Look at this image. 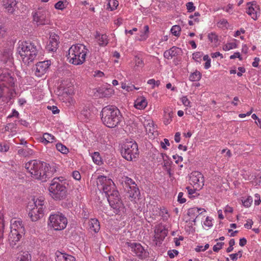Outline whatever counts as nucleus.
Listing matches in <instances>:
<instances>
[{"mask_svg": "<svg viewBox=\"0 0 261 261\" xmlns=\"http://www.w3.org/2000/svg\"><path fill=\"white\" fill-rule=\"evenodd\" d=\"M96 184L99 190L105 193L110 206L116 214L125 213V207L121 200L119 192L115 189L113 180L106 176L100 175L96 178Z\"/></svg>", "mask_w": 261, "mask_h": 261, "instance_id": "f257e3e1", "label": "nucleus"}, {"mask_svg": "<svg viewBox=\"0 0 261 261\" xmlns=\"http://www.w3.org/2000/svg\"><path fill=\"white\" fill-rule=\"evenodd\" d=\"M17 51L22 62L25 64H29L39 57L40 47L32 42L19 41Z\"/></svg>", "mask_w": 261, "mask_h": 261, "instance_id": "f03ea898", "label": "nucleus"}, {"mask_svg": "<svg viewBox=\"0 0 261 261\" xmlns=\"http://www.w3.org/2000/svg\"><path fill=\"white\" fill-rule=\"evenodd\" d=\"M14 80L8 72L0 74V98L6 102L15 97V92L13 88Z\"/></svg>", "mask_w": 261, "mask_h": 261, "instance_id": "7ed1b4c3", "label": "nucleus"}, {"mask_svg": "<svg viewBox=\"0 0 261 261\" xmlns=\"http://www.w3.org/2000/svg\"><path fill=\"white\" fill-rule=\"evenodd\" d=\"M102 123L109 128L118 126L122 120V115L118 108L114 106L104 107L101 112Z\"/></svg>", "mask_w": 261, "mask_h": 261, "instance_id": "20e7f679", "label": "nucleus"}, {"mask_svg": "<svg viewBox=\"0 0 261 261\" xmlns=\"http://www.w3.org/2000/svg\"><path fill=\"white\" fill-rule=\"evenodd\" d=\"M88 52V48L83 44L73 45L68 49L67 59L73 65H82L85 61Z\"/></svg>", "mask_w": 261, "mask_h": 261, "instance_id": "39448f33", "label": "nucleus"}, {"mask_svg": "<svg viewBox=\"0 0 261 261\" xmlns=\"http://www.w3.org/2000/svg\"><path fill=\"white\" fill-rule=\"evenodd\" d=\"M68 221L65 216L59 212H52L48 219V226L54 230H62L67 225Z\"/></svg>", "mask_w": 261, "mask_h": 261, "instance_id": "423d86ee", "label": "nucleus"}, {"mask_svg": "<svg viewBox=\"0 0 261 261\" xmlns=\"http://www.w3.org/2000/svg\"><path fill=\"white\" fill-rule=\"evenodd\" d=\"M121 153L123 158L132 161L139 156L138 145L134 141L124 142L121 146Z\"/></svg>", "mask_w": 261, "mask_h": 261, "instance_id": "0eeeda50", "label": "nucleus"}, {"mask_svg": "<svg viewBox=\"0 0 261 261\" xmlns=\"http://www.w3.org/2000/svg\"><path fill=\"white\" fill-rule=\"evenodd\" d=\"M54 179L52 180L48 188L49 195L56 200H61L66 198L67 189L65 185Z\"/></svg>", "mask_w": 261, "mask_h": 261, "instance_id": "6e6552de", "label": "nucleus"}, {"mask_svg": "<svg viewBox=\"0 0 261 261\" xmlns=\"http://www.w3.org/2000/svg\"><path fill=\"white\" fill-rule=\"evenodd\" d=\"M43 165V162L34 160L27 163L25 168L33 178L42 180L44 175Z\"/></svg>", "mask_w": 261, "mask_h": 261, "instance_id": "1a4fd4ad", "label": "nucleus"}, {"mask_svg": "<svg viewBox=\"0 0 261 261\" xmlns=\"http://www.w3.org/2000/svg\"><path fill=\"white\" fill-rule=\"evenodd\" d=\"M34 201V206L31 210L29 215L32 221H37L43 215L45 201L42 197Z\"/></svg>", "mask_w": 261, "mask_h": 261, "instance_id": "9d476101", "label": "nucleus"}, {"mask_svg": "<svg viewBox=\"0 0 261 261\" xmlns=\"http://www.w3.org/2000/svg\"><path fill=\"white\" fill-rule=\"evenodd\" d=\"M33 20L37 25H45L49 23L50 15L47 9L39 7L32 13Z\"/></svg>", "mask_w": 261, "mask_h": 261, "instance_id": "9b49d317", "label": "nucleus"}, {"mask_svg": "<svg viewBox=\"0 0 261 261\" xmlns=\"http://www.w3.org/2000/svg\"><path fill=\"white\" fill-rule=\"evenodd\" d=\"M126 244L130 248L131 251L140 258L143 259L147 257L148 252L140 244L128 242H126Z\"/></svg>", "mask_w": 261, "mask_h": 261, "instance_id": "f8f14e48", "label": "nucleus"}, {"mask_svg": "<svg viewBox=\"0 0 261 261\" xmlns=\"http://www.w3.org/2000/svg\"><path fill=\"white\" fill-rule=\"evenodd\" d=\"M189 180L190 184L196 189H201L204 185L203 175L198 171L191 173Z\"/></svg>", "mask_w": 261, "mask_h": 261, "instance_id": "ddd939ff", "label": "nucleus"}, {"mask_svg": "<svg viewBox=\"0 0 261 261\" xmlns=\"http://www.w3.org/2000/svg\"><path fill=\"white\" fill-rule=\"evenodd\" d=\"M154 241L156 245L161 243L168 234V231L162 224L155 226L154 229Z\"/></svg>", "mask_w": 261, "mask_h": 261, "instance_id": "4468645a", "label": "nucleus"}, {"mask_svg": "<svg viewBox=\"0 0 261 261\" xmlns=\"http://www.w3.org/2000/svg\"><path fill=\"white\" fill-rule=\"evenodd\" d=\"M51 62L49 60L38 63L36 65L35 75L38 77L44 75L48 71Z\"/></svg>", "mask_w": 261, "mask_h": 261, "instance_id": "2eb2a0df", "label": "nucleus"}, {"mask_svg": "<svg viewBox=\"0 0 261 261\" xmlns=\"http://www.w3.org/2000/svg\"><path fill=\"white\" fill-rule=\"evenodd\" d=\"M43 172H44V175L42 177V180H45L46 178L50 177L54 173L57 172L58 168L57 165L54 163L47 164L43 162Z\"/></svg>", "mask_w": 261, "mask_h": 261, "instance_id": "dca6fc26", "label": "nucleus"}, {"mask_svg": "<svg viewBox=\"0 0 261 261\" xmlns=\"http://www.w3.org/2000/svg\"><path fill=\"white\" fill-rule=\"evenodd\" d=\"M247 13L254 20L257 19L259 14V6L254 2L247 4Z\"/></svg>", "mask_w": 261, "mask_h": 261, "instance_id": "f3484780", "label": "nucleus"}, {"mask_svg": "<svg viewBox=\"0 0 261 261\" xmlns=\"http://www.w3.org/2000/svg\"><path fill=\"white\" fill-rule=\"evenodd\" d=\"M59 37L55 34H51L50 35L48 43L47 44L46 48V49L51 52L56 51L58 47Z\"/></svg>", "mask_w": 261, "mask_h": 261, "instance_id": "a211bd4d", "label": "nucleus"}, {"mask_svg": "<svg viewBox=\"0 0 261 261\" xmlns=\"http://www.w3.org/2000/svg\"><path fill=\"white\" fill-rule=\"evenodd\" d=\"M18 2L16 0H2V5L5 11L13 13L17 8Z\"/></svg>", "mask_w": 261, "mask_h": 261, "instance_id": "6ab92c4d", "label": "nucleus"}, {"mask_svg": "<svg viewBox=\"0 0 261 261\" xmlns=\"http://www.w3.org/2000/svg\"><path fill=\"white\" fill-rule=\"evenodd\" d=\"M11 229L16 230L19 233H25V228L22 221L20 220L12 219L11 221Z\"/></svg>", "mask_w": 261, "mask_h": 261, "instance_id": "aec40b11", "label": "nucleus"}, {"mask_svg": "<svg viewBox=\"0 0 261 261\" xmlns=\"http://www.w3.org/2000/svg\"><path fill=\"white\" fill-rule=\"evenodd\" d=\"M25 233H19L16 230L11 229V231L9 236V241L11 246L16 245V243L20 241L22 235Z\"/></svg>", "mask_w": 261, "mask_h": 261, "instance_id": "412c9836", "label": "nucleus"}, {"mask_svg": "<svg viewBox=\"0 0 261 261\" xmlns=\"http://www.w3.org/2000/svg\"><path fill=\"white\" fill-rule=\"evenodd\" d=\"M56 261H75V258L71 255L57 251L56 253Z\"/></svg>", "mask_w": 261, "mask_h": 261, "instance_id": "4be33fe9", "label": "nucleus"}, {"mask_svg": "<svg viewBox=\"0 0 261 261\" xmlns=\"http://www.w3.org/2000/svg\"><path fill=\"white\" fill-rule=\"evenodd\" d=\"M88 229L91 232H97L100 229V224L96 219H91L88 222Z\"/></svg>", "mask_w": 261, "mask_h": 261, "instance_id": "5701e85b", "label": "nucleus"}, {"mask_svg": "<svg viewBox=\"0 0 261 261\" xmlns=\"http://www.w3.org/2000/svg\"><path fill=\"white\" fill-rule=\"evenodd\" d=\"M147 101L145 97L141 96L137 98L135 102V107L139 110L144 109L147 106Z\"/></svg>", "mask_w": 261, "mask_h": 261, "instance_id": "b1692460", "label": "nucleus"}, {"mask_svg": "<svg viewBox=\"0 0 261 261\" xmlns=\"http://www.w3.org/2000/svg\"><path fill=\"white\" fill-rule=\"evenodd\" d=\"M31 256L28 251H21L16 255V261H31Z\"/></svg>", "mask_w": 261, "mask_h": 261, "instance_id": "393cba45", "label": "nucleus"}, {"mask_svg": "<svg viewBox=\"0 0 261 261\" xmlns=\"http://www.w3.org/2000/svg\"><path fill=\"white\" fill-rule=\"evenodd\" d=\"M129 197L131 201L136 202V199L138 198L140 195V191L137 186L132 187L129 188L128 190Z\"/></svg>", "mask_w": 261, "mask_h": 261, "instance_id": "a878e982", "label": "nucleus"}, {"mask_svg": "<svg viewBox=\"0 0 261 261\" xmlns=\"http://www.w3.org/2000/svg\"><path fill=\"white\" fill-rule=\"evenodd\" d=\"M95 38L101 46H106L108 43V36L106 34H100L96 32Z\"/></svg>", "mask_w": 261, "mask_h": 261, "instance_id": "bb28decb", "label": "nucleus"}, {"mask_svg": "<svg viewBox=\"0 0 261 261\" xmlns=\"http://www.w3.org/2000/svg\"><path fill=\"white\" fill-rule=\"evenodd\" d=\"M12 51L10 49L5 50L2 54H0V60L4 63L7 62H11L12 60Z\"/></svg>", "mask_w": 261, "mask_h": 261, "instance_id": "cd10ccee", "label": "nucleus"}, {"mask_svg": "<svg viewBox=\"0 0 261 261\" xmlns=\"http://www.w3.org/2000/svg\"><path fill=\"white\" fill-rule=\"evenodd\" d=\"M173 116V113L171 110H165L164 115V123L165 125H168L170 124L171 122L172 121Z\"/></svg>", "mask_w": 261, "mask_h": 261, "instance_id": "c85d7f7f", "label": "nucleus"}, {"mask_svg": "<svg viewBox=\"0 0 261 261\" xmlns=\"http://www.w3.org/2000/svg\"><path fill=\"white\" fill-rule=\"evenodd\" d=\"M207 38L208 41L213 44L214 47H217L218 45L219 37L216 33H209L207 34Z\"/></svg>", "mask_w": 261, "mask_h": 261, "instance_id": "c756f323", "label": "nucleus"}, {"mask_svg": "<svg viewBox=\"0 0 261 261\" xmlns=\"http://www.w3.org/2000/svg\"><path fill=\"white\" fill-rule=\"evenodd\" d=\"M55 140V137L50 134L44 133L41 138V142L44 144L53 142Z\"/></svg>", "mask_w": 261, "mask_h": 261, "instance_id": "7c9ffc66", "label": "nucleus"}, {"mask_svg": "<svg viewBox=\"0 0 261 261\" xmlns=\"http://www.w3.org/2000/svg\"><path fill=\"white\" fill-rule=\"evenodd\" d=\"M144 126L145 127L146 131H148L149 133L153 134V132L155 128L153 125V122L151 119L145 120L144 122Z\"/></svg>", "mask_w": 261, "mask_h": 261, "instance_id": "2f4dec72", "label": "nucleus"}, {"mask_svg": "<svg viewBox=\"0 0 261 261\" xmlns=\"http://www.w3.org/2000/svg\"><path fill=\"white\" fill-rule=\"evenodd\" d=\"M161 156L163 160L162 165L164 168L166 169L170 167L172 162L169 156L166 154L163 153H161Z\"/></svg>", "mask_w": 261, "mask_h": 261, "instance_id": "473e14b6", "label": "nucleus"}, {"mask_svg": "<svg viewBox=\"0 0 261 261\" xmlns=\"http://www.w3.org/2000/svg\"><path fill=\"white\" fill-rule=\"evenodd\" d=\"M18 152L20 155L25 157L32 156L34 153V151L32 149L28 147L19 149Z\"/></svg>", "mask_w": 261, "mask_h": 261, "instance_id": "72a5a7b5", "label": "nucleus"}, {"mask_svg": "<svg viewBox=\"0 0 261 261\" xmlns=\"http://www.w3.org/2000/svg\"><path fill=\"white\" fill-rule=\"evenodd\" d=\"M134 61L135 66L139 68H142L144 66V63L142 58L139 55H136L134 57Z\"/></svg>", "mask_w": 261, "mask_h": 261, "instance_id": "f704fd0d", "label": "nucleus"}, {"mask_svg": "<svg viewBox=\"0 0 261 261\" xmlns=\"http://www.w3.org/2000/svg\"><path fill=\"white\" fill-rule=\"evenodd\" d=\"M203 212H205L204 209L198 208V207H193L190 208L188 210V214L190 216H192V215H198L203 213Z\"/></svg>", "mask_w": 261, "mask_h": 261, "instance_id": "c9c22d12", "label": "nucleus"}, {"mask_svg": "<svg viewBox=\"0 0 261 261\" xmlns=\"http://www.w3.org/2000/svg\"><path fill=\"white\" fill-rule=\"evenodd\" d=\"M176 48L175 47H173L169 50H166L164 53V56L167 59H170L176 55L175 50Z\"/></svg>", "mask_w": 261, "mask_h": 261, "instance_id": "e433bc0d", "label": "nucleus"}, {"mask_svg": "<svg viewBox=\"0 0 261 261\" xmlns=\"http://www.w3.org/2000/svg\"><path fill=\"white\" fill-rule=\"evenodd\" d=\"M149 27L148 25H145L143 32H140V38L138 39L139 41L145 40L148 37Z\"/></svg>", "mask_w": 261, "mask_h": 261, "instance_id": "4c0bfd02", "label": "nucleus"}, {"mask_svg": "<svg viewBox=\"0 0 261 261\" xmlns=\"http://www.w3.org/2000/svg\"><path fill=\"white\" fill-rule=\"evenodd\" d=\"M201 78V73L197 70L192 73L189 76V80L192 82L199 81Z\"/></svg>", "mask_w": 261, "mask_h": 261, "instance_id": "58836bf2", "label": "nucleus"}, {"mask_svg": "<svg viewBox=\"0 0 261 261\" xmlns=\"http://www.w3.org/2000/svg\"><path fill=\"white\" fill-rule=\"evenodd\" d=\"M93 161L95 164L100 165L102 164L101 158L98 152H94L91 155Z\"/></svg>", "mask_w": 261, "mask_h": 261, "instance_id": "ea45409f", "label": "nucleus"}, {"mask_svg": "<svg viewBox=\"0 0 261 261\" xmlns=\"http://www.w3.org/2000/svg\"><path fill=\"white\" fill-rule=\"evenodd\" d=\"M159 214L160 216L162 217L163 221L167 220L170 217V214H169L168 211L165 207H162L160 209Z\"/></svg>", "mask_w": 261, "mask_h": 261, "instance_id": "a19ab883", "label": "nucleus"}, {"mask_svg": "<svg viewBox=\"0 0 261 261\" xmlns=\"http://www.w3.org/2000/svg\"><path fill=\"white\" fill-rule=\"evenodd\" d=\"M56 148L63 154H67L69 152V149L61 143L56 144Z\"/></svg>", "mask_w": 261, "mask_h": 261, "instance_id": "79ce46f5", "label": "nucleus"}, {"mask_svg": "<svg viewBox=\"0 0 261 261\" xmlns=\"http://www.w3.org/2000/svg\"><path fill=\"white\" fill-rule=\"evenodd\" d=\"M67 6L66 2H63L60 1L55 5V8L56 9L63 10Z\"/></svg>", "mask_w": 261, "mask_h": 261, "instance_id": "37998d69", "label": "nucleus"}, {"mask_svg": "<svg viewBox=\"0 0 261 261\" xmlns=\"http://www.w3.org/2000/svg\"><path fill=\"white\" fill-rule=\"evenodd\" d=\"M237 44L234 42L227 43L223 46V49L224 51H228L231 49L236 48Z\"/></svg>", "mask_w": 261, "mask_h": 261, "instance_id": "c03bdc74", "label": "nucleus"}, {"mask_svg": "<svg viewBox=\"0 0 261 261\" xmlns=\"http://www.w3.org/2000/svg\"><path fill=\"white\" fill-rule=\"evenodd\" d=\"M124 182L126 186L128 188L137 186L135 182L132 179L128 177L125 178Z\"/></svg>", "mask_w": 261, "mask_h": 261, "instance_id": "a18cd8bd", "label": "nucleus"}, {"mask_svg": "<svg viewBox=\"0 0 261 261\" xmlns=\"http://www.w3.org/2000/svg\"><path fill=\"white\" fill-rule=\"evenodd\" d=\"M203 60L205 61L204 67L206 69H208L211 66V60L207 55H204L203 57Z\"/></svg>", "mask_w": 261, "mask_h": 261, "instance_id": "49530a36", "label": "nucleus"}, {"mask_svg": "<svg viewBox=\"0 0 261 261\" xmlns=\"http://www.w3.org/2000/svg\"><path fill=\"white\" fill-rule=\"evenodd\" d=\"M90 110L88 107L84 108L81 113V116H83L86 119H87L90 117Z\"/></svg>", "mask_w": 261, "mask_h": 261, "instance_id": "de8ad7c7", "label": "nucleus"}, {"mask_svg": "<svg viewBox=\"0 0 261 261\" xmlns=\"http://www.w3.org/2000/svg\"><path fill=\"white\" fill-rule=\"evenodd\" d=\"M180 31V27L177 25H173L171 29L172 34L175 36H178L179 35Z\"/></svg>", "mask_w": 261, "mask_h": 261, "instance_id": "09e8293b", "label": "nucleus"}, {"mask_svg": "<svg viewBox=\"0 0 261 261\" xmlns=\"http://www.w3.org/2000/svg\"><path fill=\"white\" fill-rule=\"evenodd\" d=\"M180 100L185 107L191 108V103L187 96H184L180 98Z\"/></svg>", "mask_w": 261, "mask_h": 261, "instance_id": "8fccbe9b", "label": "nucleus"}, {"mask_svg": "<svg viewBox=\"0 0 261 261\" xmlns=\"http://www.w3.org/2000/svg\"><path fill=\"white\" fill-rule=\"evenodd\" d=\"M252 202L253 200L251 196H248L246 199L242 201L243 205L246 207H250Z\"/></svg>", "mask_w": 261, "mask_h": 261, "instance_id": "3c124183", "label": "nucleus"}, {"mask_svg": "<svg viewBox=\"0 0 261 261\" xmlns=\"http://www.w3.org/2000/svg\"><path fill=\"white\" fill-rule=\"evenodd\" d=\"M212 220V218L209 217H207L205 220L203 222V226L208 228L212 227L213 225Z\"/></svg>", "mask_w": 261, "mask_h": 261, "instance_id": "603ef678", "label": "nucleus"}, {"mask_svg": "<svg viewBox=\"0 0 261 261\" xmlns=\"http://www.w3.org/2000/svg\"><path fill=\"white\" fill-rule=\"evenodd\" d=\"M109 7H110L111 10L113 11L116 9L118 6V2L116 0H111L109 3Z\"/></svg>", "mask_w": 261, "mask_h": 261, "instance_id": "864d4df0", "label": "nucleus"}, {"mask_svg": "<svg viewBox=\"0 0 261 261\" xmlns=\"http://www.w3.org/2000/svg\"><path fill=\"white\" fill-rule=\"evenodd\" d=\"M186 7L188 12H192L195 10L196 7L194 6L193 2H188L186 4Z\"/></svg>", "mask_w": 261, "mask_h": 261, "instance_id": "5fc2aeb1", "label": "nucleus"}, {"mask_svg": "<svg viewBox=\"0 0 261 261\" xmlns=\"http://www.w3.org/2000/svg\"><path fill=\"white\" fill-rule=\"evenodd\" d=\"M203 53L202 52H196L193 54V59L196 62H199L200 60Z\"/></svg>", "mask_w": 261, "mask_h": 261, "instance_id": "6e6d98bb", "label": "nucleus"}, {"mask_svg": "<svg viewBox=\"0 0 261 261\" xmlns=\"http://www.w3.org/2000/svg\"><path fill=\"white\" fill-rule=\"evenodd\" d=\"M229 256L232 260H236L238 257L242 256V251H239L238 253L231 254L229 255Z\"/></svg>", "mask_w": 261, "mask_h": 261, "instance_id": "4d7b16f0", "label": "nucleus"}, {"mask_svg": "<svg viewBox=\"0 0 261 261\" xmlns=\"http://www.w3.org/2000/svg\"><path fill=\"white\" fill-rule=\"evenodd\" d=\"M186 189L187 190L188 193L190 197L195 196L194 194H196V190L197 189H196V188L194 187L193 189H192L190 187H187Z\"/></svg>", "mask_w": 261, "mask_h": 261, "instance_id": "13d9d810", "label": "nucleus"}, {"mask_svg": "<svg viewBox=\"0 0 261 261\" xmlns=\"http://www.w3.org/2000/svg\"><path fill=\"white\" fill-rule=\"evenodd\" d=\"M161 146L163 149H164L165 150H167V146H170V143H169L168 139H166V138L164 139L163 140V141L161 142Z\"/></svg>", "mask_w": 261, "mask_h": 261, "instance_id": "bf43d9fd", "label": "nucleus"}, {"mask_svg": "<svg viewBox=\"0 0 261 261\" xmlns=\"http://www.w3.org/2000/svg\"><path fill=\"white\" fill-rule=\"evenodd\" d=\"M223 245H224V243H223V242L217 243L213 247V249L214 251L218 252L222 248Z\"/></svg>", "mask_w": 261, "mask_h": 261, "instance_id": "052dcab7", "label": "nucleus"}, {"mask_svg": "<svg viewBox=\"0 0 261 261\" xmlns=\"http://www.w3.org/2000/svg\"><path fill=\"white\" fill-rule=\"evenodd\" d=\"M199 16H200V13L198 12H196L194 13V15H191L189 16V18L190 19H193L195 22H198L199 21L198 17H199Z\"/></svg>", "mask_w": 261, "mask_h": 261, "instance_id": "680f3d73", "label": "nucleus"}, {"mask_svg": "<svg viewBox=\"0 0 261 261\" xmlns=\"http://www.w3.org/2000/svg\"><path fill=\"white\" fill-rule=\"evenodd\" d=\"M178 252L176 250H169L168 251V255L171 258H174L175 256L178 254Z\"/></svg>", "mask_w": 261, "mask_h": 261, "instance_id": "e2e57ef3", "label": "nucleus"}, {"mask_svg": "<svg viewBox=\"0 0 261 261\" xmlns=\"http://www.w3.org/2000/svg\"><path fill=\"white\" fill-rule=\"evenodd\" d=\"M72 177L76 180H79L81 178V175L80 172L77 171H74L72 174Z\"/></svg>", "mask_w": 261, "mask_h": 261, "instance_id": "0e129e2a", "label": "nucleus"}, {"mask_svg": "<svg viewBox=\"0 0 261 261\" xmlns=\"http://www.w3.org/2000/svg\"><path fill=\"white\" fill-rule=\"evenodd\" d=\"M184 194L182 192H179L177 197V200L180 203H184L186 202V200L183 197Z\"/></svg>", "mask_w": 261, "mask_h": 261, "instance_id": "69168bd1", "label": "nucleus"}, {"mask_svg": "<svg viewBox=\"0 0 261 261\" xmlns=\"http://www.w3.org/2000/svg\"><path fill=\"white\" fill-rule=\"evenodd\" d=\"M48 109L52 111L53 114H57L59 113V110L58 108L55 106H48L47 107Z\"/></svg>", "mask_w": 261, "mask_h": 261, "instance_id": "338daca9", "label": "nucleus"}, {"mask_svg": "<svg viewBox=\"0 0 261 261\" xmlns=\"http://www.w3.org/2000/svg\"><path fill=\"white\" fill-rule=\"evenodd\" d=\"M19 113L16 110L13 109L12 110V112L11 114L9 115L7 117L8 119L11 118L13 117H15L16 118L18 117Z\"/></svg>", "mask_w": 261, "mask_h": 261, "instance_id": "774afa93", "label": "nucleus"}]
</instances>
